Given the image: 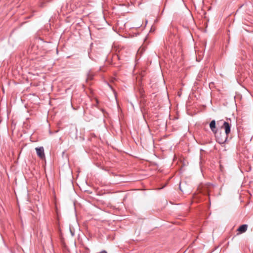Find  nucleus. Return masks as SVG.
<instances>
[{
	"instance_id": "1",
	"label": "nucleus",
	"mask_w": 253,
	"mask_h": 253,
	"mask_svg": "<svg viewBox=\"0 0 253 253\" xmlns=\"http://www.w3.org/2000/svg\"><path fill=\"white\" fill-rule=\"evenodd\" d=\"M214 134L216 141L220 144H224L228 138V135L221 131L217 130Z\"/></svg>"
},
{
	"instance_id": "2",
	"label": "nucleus",
	"mask_w": 253,
	"mask_h": 253,
	"mask_svg": "<svg viewBox=\"0 0 253 253\" xmlns=\"http://www.w3.org/2000/svg\"><path fill=\"white\" fill-rule=\"evenodd\" d=\"M222 128H224L225 130V132L224 133L228 134L230 133L231 131V125L229 124V123L227 122H224L223 125L221 126Z\"/></svg>"
},
{
	"instance_id": "3",
	"label": "nucleus",
	"mask_w": 253,
	"mask_h": 253,
	"mask_svg": "<svg viewBox=\"0 0 253 253\" xmlns=\"http://www.w3.org/2000/svg\"><path fill=\"white\" fill-rule=\"evenodd\" d=\"M36 151L37 154V155L42 159L45 158L44 149L42 147H41L39 148H36Z\"/></svg>"
},
{
	"instance_id": "4",
	"label": "nucleus",
	"mask_w": 253,
	"mask_h": 253,
	"mask_svg": "<svg viewBox=\"0 0 253 253\" xmlns=\"http://www.w3.org/2000/svg\"><path fill=\"white\" fill-rule=\"evenodd\" d=\"M210 127L213 133L218 130L216 127V123L215 120H212L211 122L210 123Z\"/></svg>"
},
{
	"instance_id": "5",
	"label": "nucleus",
	"mask_w": 253,
	"mask_h": 253,
	"mask_svg": "<svg viewBox=\"0 0 253 253\" xmlns=\"http://www.w3.org/2000/svg\"><path fill=\"white\" fill-rule=\"evenodd\" d=\"M248 228V225L247 224H243L241 226H240L238 229V231H239L241 233H243L245 232Z\"/></svg>"
},
{
	"instance_id": "6",
	"label": "nucleus",
	"mask_w": 253,
	"mask_h": 253,
	"mask_svg": "<svg viewBox=\"0 0 253 253\" xmlns=\"http://www.w3.org/2000/svg\"><path fill=\"white\" fill-rule=\"evenodd\" d=\"M93 79V76L90 74H88L87 75V80H92Z\"/></svg>"
},
{
	"instance_id": "7",
	"label": "nucleus",
	"mask_w": 253,
	"mask_h": 253,
	"mask_svg": "<svg viewBox=\"0 0 253 253\" xmlns=\"http://www.w3.org/2000/svg\"><path fill=\"white\" fill-rule=\"evenodd\" d=\"M100 253H107V252L106 251H102Z\"/></svg>"
}]
</instances>
